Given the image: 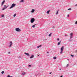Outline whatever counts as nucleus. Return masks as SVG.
<instances>
[{
	"label": "nucleus",
	"instance_id": "1",
	"mask_svg": "<svg viewBox=\"0 0 77 77\" xmlns=\"http://www.w3.org/2000/svg\"><path fill=\"white\" fill-rule=\"evenodd\" d=\"M16 6V4H13L11 5V6L10 7L9 9H12V8H13L14 7H15Z\"/></svg>",
	"mask_w": 77,
	"mask_h": 77
},
{
	"label": "nucleus",
	"instance_id": "2",
	"mask_svg": "<svg viewBox=\"0 0 77 77\" xmlns=\"http://www.w3.org/2000/svg\"><path fill=\"white\" fill-rule=\"evenodd\" d=\"M64 48V47L62 46L60 49L61 51L60 52V54H62V53L63 52V49Z\"/></svg>",
	"mask_w": 77,
	"mask_h": 77
},
{
	"label": "nucleus",
	"instance_id": "3",
	"mask_svg": "<svg viewBox=\"0 0 77 77\" xmlns=\"http://www.w3.org/2000/svg\"><path fill=\"white\" fill-rule=\"evenodd\" d=\"M35 19L34 18H32L30 20V22L31 23H33L35 21Z\"/></svg>",
	"mask_w": 77,
	"mask_h": 77
},
{
	"label": "nucleus",
	"instance_id": "4",
	"mask_svg": "<svg viewBox=\"0 0 77 77\" xmlns=\"http://www.w3.org/2000/svg\"><path fill=\"white\" fill-rule=\"evenodd\" d=\"M16 31L17 32H21V30L20 29L18 28H17L15 29Z\"/></svg>",
	"mask_w": 77,
	"mask_h": 77
},
{
	"label": "nucleus",
	"instance_id": "5",
	"mask_svg": "<svg viewBox=\"0 0 77 77\" xmlns=\"http://www.w3.org/2000/svg\"><path fill=\"white\" fill-rule=\"evenodd\" d=\"M12 44H13V43H12V42H10V45L9 47L10 48V47H12Z\"/></svg>",
	"mask_w": 77,
	"mask_h": 77
},
{
	"label": "nucleus",
	"instance_id": "6",
	"mask_svg": "<svg viewBox=\"0 0 77 77\" xmlns=\"http://www.w3.org/2000/svg\"><path fill=\"white\" fill-rule=\"evenodd\" d=\"M5 3V0H4L2 3L1 6H3Z\"/></svg>",
	"mask_w": 77,
	"mask_h": 77
},
{
	"label": "nucleus",
	"instance_id": "7",
	"mask_svg": "<svg viewBox=\"0 0 77 77\" xmlns=\"http://www.w3.org/2000/svg\"><path fill=\"white\" fill-rule=\"evenodd\" d=\"M24 54H26V55H27V56H30V55L29 54V53H25Z\"/></svg>",
	"mask_w": 77,
	"mask_h": 77
},
{
	"label": "nucleus",
	"instance_id": "8",
	"mask_svg": "<svg viewBox=\"0 0 77 77\" xmlns=\"http://www.w3.org/2000/svg\"><path fill=\"white\" fill-rule=\"evenodd\" d=\"M33 57H34V55H32L30 57V59H32V58H33Z\"/></svg>",
	"mask_w": 77,
	"mask_h": 77
},
{
	"label": "nucleus",
	"instance_id": "9",
	"mask_svg": "<svg viewBox=\"0 0 77 77\" xmlns=\"http://www.w3.org/2000/svg\"><path fill=\"white\" fill-rule=\"evenodd\" d=\"M35 10L32 9L31 12L33 13V12H35Z\"/></svg>",
	"mask_w": 77,
	"mask_h": 77
},
{
	"label": "nucleus",
	"instance_id": "10",
	"mask_svg": "<svg viewBox=\"0 0 77 77\" xmlns=\"http://www.w3.org/2000/svg\"><path fill=\"white\" fill-rule=\"evenodd\" d=\"M60 42H61V41H60V42H58V44H57L58 45H60V44L61 43H60Z\"/></svg>",
	"mask_w": 77,
	"mask_h": 77
},
{
	"label": "nucleus",
	"instance_id": "11",
	"mask_svg": "<svg viewBox=\"0 0 77 77\" xmlns=\"http://www.w3.org/2000/svg\"><path fill=\"white\" fill-rule=\"evenodd\" d=\"M26 74V72H23L22 73V75H25V74Z\"/></svg>",
	"mask_w": 77,
	"mask_h": 77
},
{
	"label": "nucleus",
	"instance_id": "12",
	"mask_svg": "<svg viewBox=\"0 0 77 77\" xmlns=\"http://www.w3.org/2000/svg\"><path fill=\"white\" fill-rule=\"evenodd\" d=\"M53 59H54V60H55V59H57V57H53Z\"/></svg>",
	"mask_w": 77,
	"mask_h": 77
},
{
	"label": "nucleus",
	"instance_id": "13",
	"mask_svg": "<svg viewBox=\"0 0 77 77\" xmlns=\"http://www.w3.org/2000/svg\"><path fill=\"white\" fill-rule=\"evenodd\" d=\"M50 10L47 11V14H49V13H50Z\"/></svg>",
	"mask_w": 77,
	"mask_h": 77
},
{
	"label": "nucleus",
	"instance_id": "14",
	"mask_svg": "<svg viewBox=\"0 0 77 77\" xmlns=\"http://www.w3.org/2000/svg\"><path fill=\"white\" fill-rule=\"evenodd\" d=\"M36 24H34V25H33L32 27H33V28H34V27H35V26H36Z\"/></svg>",
	"mask_w": 77,
	"mask_h": 77
},
{
	"label": "nucleus",
	"instance_id": "15",
	"mask_svg": "<svg viewBox=\"0 0 77 77\" xmlns=\"http://www.w3.org/2000/svg\"><path fill=\"white\" fill-rule=\"evenodd\" d=\"M6 9V7H4L2 9V10H5V9Z\"/></svg>",
	"mask_w": 77,
	"mask_h": 77
},
{
	"label": "nucleus",
	"instance_id": "16",
	"mask_svg": "<svg viewBox=\"0 0 77 77\" xmlns=\"http://www.w3.org/2000/svg\"><path fill=\"white\" fill-rule=\"evenodd\" d=\"M52 34V33H51L49 35V36H51V35Z\"/></svg>",
	"mask_w": 77,
	"mask_h": 77
},
{
	"label": "nucleus",
	"instance_id": "17",
	"mask_svg": "<svg viewBox=\"0 0 77 77\" xmlns=\"http://www.w3.org/2000/svg\"><path fill=\"white\" fill-rule=\"evenodd\" d=\"M41 46H42L41 45H40L39 46H37V48H39V47H41Z\"/></svg>",
	"mask_w": 77,
	"mask_h": 77
},
{
	"label": "nucleus",
	"instance_id": "18",
	"mask_svg": "<svg viewBox=\"0 0 77 77\" xmlns=\"http://www.w3.org/2000/svg\"><path fill=\"white\" fill-rule=\"evenodd\" d=\"M5 17V15H2L1 16L2 18H3V17Z\"/></svg>",
	"mask_w": 77,
	"mask_h": 77
},
{
	"label": "nucleus",
	"instance_id": "19",
	"mask_svg": "<svg viewBox=\"0 0 77 77\" xmlns=\"http://www.w3.org/2000/svg\"><path fill=\"white\" fill-rule=\"evenodd\" d=\"M72 35H73V34L72 33L70 34V35L71 36H72Z\"/></svg>",
	"mask_w": 77,
	"mask_h": 77
},
{
	"label": "nucleus",
	"instance_id": "20",
	"mask_svg": "<svg viewBox=\"0 0 77 77\" xmlns=\"http://www.w3.org/2000/svg\"><path fill=\"white\" fill-rule=\"evenodd\" d=\"M4 72H4V71H2V72L1 73L3 74H4Z\"/></svg>",
	"mask_w": 77,
	"mask_h": 77
},
{
	"label": "nucleus",
	"instance_id": "21",
	"mask_svg": "<svg viewBox=\"0 0 77 77\" xmlns=\"http://www.w3.org/2000/svg\"><path fill=\"white\" fill-rule=\"evenodd\" d=\"M69 42H71L72 41V39H69Z\"/></svg>",
	"mask_w": 77,
	"mask_h": 77
},
{
	"label": "nucleus",
	"instance_id": "22",
	"mask_svg": "<svg viewBox=\"0 0 77 77\" xmlns=\"http://www.w3.org/2000/svg\"><path fill=\"white\" fill-rule=\"evenodd\" d=\"M20 2H24V0H22L20 1Z\"/></svg>",
	"mask_w": 77,
	"mask_h": 77
},
{
	"label": "nucleus",
	"instance_id": "23",
	"mask_svg": "<svg viewBox=\"0 0 77 77\" xmlns=\"http://www.w3.org/2000/svg\"><path fill=\"white\" fill-rule=\"evenodd\" d=\"M9 7V5H7L6 6V7H5V8H6V9L7 8H8V7Z\"/></svg>",
	"mask_w": 77,
	"mask_h": 77
},
{
	"label": "nucleus",
	"instance_id": "24",
	"mask_svg": "<svg viewBox=\"0 0 77 77\" xmlns=\"http://www.w3.org/2000/svg\"><path fill=\"white\" fill-rule=\"evenodd\" d=\"M68 10L69 11H70V10H71V8H69V9H68Z\"/></svg>",
	"mask_w": 77,
	"mask_h": 77
},
{
	"label": "nucleus",
	"instance_id": "25",
	"mask_svg": "<svg viewBox=\"0 0 77 77\" xmlns=\"http://www.w3.org/2000/svg\"><path fill=\"white\" fill-rule=\"evenodd\" d=\"M31 65H29V66H28L30 68L31 67Z\"/></svg>",
	"mask_w": 77,
	"mask_h": 77
},
{
	"label": "nucleus",
	"instance_id": "26",
	"mask_svg": "<svg viewBox=\"0 0 77 77\" xmlns=\"http://www.w3.org/2000/svg\"><path fill=\"white\" fill-rule=\"evenodd\" d=\"M59 11V10H58L56 14H58V11Z\"/></svg>",
	"mask_w": 77,
	"mask_h": 77
},
{
	"label": "nucleus",
	"instance_id": "27",
	"mask_svg": "<svg viewBox=\"0 0 77 77\" xmlns=\"http://www.w3.org/2000/svg\"><path fill=\"white\" fill-rule=\"evenodd\" d=\"M15 16H16V14H14L13 16L14 17H15Z\"/></svg>",
	"mask_w": 77,
	"mask_h": 77
},
{
	"label": "nucleus",
	"instance_id": "28",
	"mask_svg": "<svg viewBox=\"0 0 77 77\" xmlns=\"http://www.w3.org/2000/svg\"><path fill=\"white\" fill-rule=\"evenodd\" d=\"M8 77H12V76H9V75H8Z\"/></svg>",
	"mask_w": 77,
	"mask_h": 77
},
{
	"label": "nucleus",
	"instance_id": "29",
	"mask_svg": "<svg viewBox=\"0 0 77 77\" xmlns=\"http://www.w3.org/2000/svg\"><path fill=\"white\" fill-rule=\"evenodd\" d=\"M70 38V39H71V38H72V36H71Z\"/></svg>",
	"mask_w": 77,
	"mask_h": 77
},
{
	"label": "nucleus",
	"instance_id": "30",
	"mask_svg": "<svg viewBox=\"0 0 77 77\" xmlns=\"http://www.w3.org/2000/svg\"><path fill=\"white\" fill-rule=\"evenodd\" d=\"M71 56H72V57H74V55H71Z\"/></svg>",
	"mask_w": 77,
	"mask_h": 77
},
{
	"label": "nucleus",
	"instance_id": "31",
	"mask_svg": "<svg viewBox=\"0 0 77 77\" xmlns=\"http://www.w3.org/2000/svg\"><path fill=\"white\" fill-rule=\"evenodd\" d=\"M57 41H59V38H57Z\"/></svg>",
	"mask_w": 77,
	"mask_h": 77
},
{
	"label": "nucleus",
	"instance_id": "32",
	"mask_svg": "<svg viewBox=\"0 0 77 77\" xmlns=\"http://www.w3.org/2000/svg\"><path fill=\"white\" fill-rule=\"evenodd\" d=\"M75 24H77V21H76L75 22Z\"/></svg>",
	"mask_w": 77,
	"mask_h": 77
},
{
	"label": "nucleus",
	"instance_id": "33",
	"mask_svg": "<svg viewBox=\"0 0 77 77\" xmlns=\"http://www.w3.org/2000/svg\"><path fill=\"white\" fill-rule=\"evenodd\" d=\"M18 58H21V57L20 56H19L18 57Z\"/></svg>",
	"mask_w": 77,
	"mask_h": 77
},
{
	"label": "nucleus",
	"instance_id": "34",
	"mask_svg": "<svg viewBox=\"0 0 77 77\" xmlns=\"http://www.w3.org/2000/svg\"><path fill=\"white\" fill-rule=\"evenodd\" d=\"M68 66H69V65L67 64V67H68Z\"/></svg>",
	"mask_w": 77,
	"mask_h": 77
},
{
	"label": "nucleus",
	"instance_id": "35",
	"mask_svg": "<svg viewBox=\"0 0 77 77\" xmlns=\"http://www.w3.org/2000/svg\"><path fill=\"white\" fill-rule=\"evenodd\" d=\"M8 54H10L11 53V52H8Z\"/></svg>",
	"mask_w": 77,
	"mask_h": 77
},
{
	"label": "nucleus",
	"instance_id": "36",
	"mask_svg": "<svg viewBox=\"0 0 77 77\" xmlns=\"http://www.w3.org/2000/svg\"><path fill=\"white\" fill-rule=\"evenodd\" d=\"M4 7H6V5H5L4 6Z\"/></svg>",
	"mask_w": 77,
	"mask_h": 77
},
{
	"label": "nucleus",
	"instance_id": "37",
	"mask_svg": "<svg viewBox=\"0 0 77 77\" xmlns=\"http://www.w3.org/2000/svg\"><path fill=\"white\" fill-rule=\"evenodd\" d=\"M77 6V4L75 5V6Z\"/></svg>",
	"mask_w": 77,
	"mask_h": 77
},
{
	"label": "nucleus",
	"instance_id": "38",
	"mask_svg": "<svg viewBox=\"0 0 77 77\" xmlns=\"http://www.w3.org/2000/svg\"><path fill=\"white\" fill-rule=\"evenodd\" d=\"M69 15H67V17H69Z\"/></svg>",
	"mask_w": 77,
	"mask_h": 77
},
{
	"label": "nucleus",
	"instance_id": "39",
	"mask_svg": "<svg viewBox=\"0 0 77 77\" xmlns=\"http://www.w3.org/2000/svg\"><path fill=\"white\" fill-rule=\"evenodd\" d=\"M52 72H51L49 73L50 74H51Z\"/></svg>",
	"mask_w": 77,
	"mask_h": 77
},
{
	"label": "nucleus",
	"instance_id": "40",
	"mask_svg": "<svg viewBox=\"0 0 77 77\" xmlns=\"http://www.w3.org/2000/svg\"><path fill=\"white\" fill-rule=\"evenodd\" d=\"M63 77V75H61L60 76V77Z\"/></svg>",
	"mask_w": 77,
	"mask_h": 77
},
{
	"label": "nucleus",
	"instance_id": "41",
	"mask_svg": "<svg viewBox=\"0 0 77 77\" xmlns=\"http://www.w3.org/2000/svg\"><path fill=\"white\" fill-rule=\"evenodd\" d=\"M53 28H54V26H53Z\"/></svg>",
	"mask_w": 77,
	"mask_h": 77
},
{
	"label": "nucleus",
	"instance_id": "42",
	"mask_svg": "<svg viewBox=\"0 0 77 77\" xmlns=\"http://www.w3.org/2000/svg\"><path fill=\"white\" fill-rule=\"evenodd\" d=\"M65 35V36H68V35Z\"/></svg>",
	"mask_w": 77,
	"mask_h": 77
},
{
	"label": "nucleus",
	"instance_id": "43",
	"mask_svg": "<svg viewBox=\"0 0 77 77\" xmlns=\"http://www.w3.org/2000/svg\"><path fill=\"white\" fill-rule=\"evenodd\" d=\"M47 53H49L48 52H47Z\"/></svg>",
	"mask_w": 77,
	"mask_h": 77
},
{
	"label": "nucleus",
	"instance_id": "44",
	"mask_svg": "<svg viewBox=\"0 0 77 77\" xmlns=\"http://www.w3.org/2000/svg\"><path fill=\"white\" fill-rule=\"evenodd\" d=\"M67 60H69V59H68Z\"/></svg>",
	"mask_w": 77,
	"mask_h": 77
},
{
	"label": "nucleus",
	"instance_id": "45",
	"mask_svg": "<svg viewBox=\"0 0 77 77\" xmlns=\"http://www.w3.org/2000/svg\"><path fill=\"white\" fill-rule=\"evenodd\" d=\"M60 70H61V69H60Z\"/></svg>",
	"mask_w": 77,
	"mask_h": 77
},
{
	"label": "nucleus",
	"instance_id": "46",
	"mask_svg": "<svg viewBox=\"0 0 77 77\" xmlns=\"http://www.w3.org/2000/svg\"><path fill=\"white\" fill-rule=\"evenodd\" d=\"M76 53H77V51H76Z\"/></svg>",
	"mask_w": 77,
	"mask_h": 77
},
{
	"label": "nucleus",
	"instance_id": "47",
	"mask_svg": "<svg viewBox=\"0 0 77 77\" xmlns=\"http://www.w3.org/2000/svg\"><path fill=\"white\" fill-rule=\"evenodd\" d=\"M38 56H39V55H38Z\"/></svg>",
	"mask_w": 77,
	"mask_h": 77
}]
</instances>
